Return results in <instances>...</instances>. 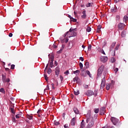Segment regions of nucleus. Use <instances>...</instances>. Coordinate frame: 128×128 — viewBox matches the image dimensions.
I'll use <instances>...</instances> for the list:
<instances>
[{
	"mask_svg": "<svg viewBox=\"0 0 128 128\" xmlns=\"http://www.w3.org/2000/svg\"><path fill=\"white\" fill-rule=\"evenodd\" d=\"M86 122V123L88 124L87 126L88 128H90L94 126V117L90 116L89 118H87Z\"/></svg>",
	"mask_w": 128,
	"mask_h": 128,
	"instance_id": "f257e3e1",
	"label": "nucleus"
},
{
	"mask_svg": "<svg viewBox=\"0 0 128 128\" xmlns=\"http://www.w3.org/2000/svg\"><path fill=\"white\" fill-rule=\"evenodd\" d=\"M74 29L72 30L70 28L69 31L67 32L66 33L64 34L65 36H66V34H68V38H72V36H76V32H74Z\"/></svg>",
	"mask_w": 128,
	"mask_h": 128,
	"instance_id": "f03ea898",
	"label": "nucleus"
},
{
	"mask_svg": "<svg viewBox=\"0 0 128 128\" xmlns=\"http://www.w3.org/2000/svg\"><path fill=\"white\" fill-rule=\"evenodd\" d=\"M104 70V66L102 65L101 66L98 68L97 76H100Z\"/></svg>",
	"mask_w": 128,
	"mask_h": 128,
	"instance_id": "7ed1b4c3",
	"label": "nucleus"
},
{
	"mask_svg": "<svg viewBox=\"0 0 128 128\" xmlns=\"http://www.w3.org/2000/svg\"><path fill=\"white\" fill-rule=\"evenodd\" d=\"M2 82L4 83L10 82V78H6V76L2 74Z\"/></svg>",
	"mask_w": 128,
	"mask_h": 128,
	"instance_id": "20e7f679",
	"label": "nucleus"
},
{
	"mask_svg": "<svg viewBox=\"0 0 128 128\" xmlns=\"http://www.w3.org/2000/svg\"><path fill=\"white\" fill-rule=\"evenodd\" d=\"M125 26H126V24H124L122 23V22H120L118 24V30H124V28Z\"/></svg>",
	"mask_w": 128,
	"mask_h": 128,
	"instance_id": "39448f33",
	"label": "nucleus"
},
{
	"mask_svg": "<svg viewBox=\"0 0 128 128\" xmlns=\"http://www.w3.org/2000/svg\"><path fill=\"white\" fill-rule=\"evenodd\" d=\"M84 94L88 96H94V92L92 90H88L86 92H84Z\"/></svg>",
	"mask_w": 128,
	"mask_h": 128,
	"instance_id": "423d86ee",
	"label": "nucleus"
},
{
	"mask_svg": "<svg viewBox=\"0 0 128 128\" xmlns=\"http://www.w3.org/2000/svg\"><path fill=\"white\" fill-rule=\"evenodd\" d=\"M54 56H52L49 60V62H50V68H53L54 66Z\"/></svg>",
	"mask_w": 128,
	"mask_h": 128,
	"instance_id": "0eeeda50",
	"label": "nucleus"
},
{
	"mask_svg": "<svg viewBox=\"0 0 128 128\" xmlns=\"http://www.w3.org/2000/svg\"><path fill=\"white\" fill-rule=\"evenodd\" d=\"M104 86H106V77L105 76H104L102 79L100 88H104Z\"/></svg>",
	"mask_w": 128,
	"mask_h": 128,
	"instance_id": "6e6552de",
	"label": "nucleus"
},
{
	"mask_svg": "<svg viewBox=\"0 0 128 128\" xmlns=\"http://www.w3.org/2000/svg\"><path fill=\"white\" fill-rule=\"evenodd\" d=\"M110 120H111V122H112L114 126H116V124L118 122V118L114 117H112Z\"/></svg>",
	"mask_w": 128,
	"mask_h": 128,
	"instance_id": "1a4fd4ad",
	"label": "nucleus"
},
{
	"mask_svg": "<svg viewBox=\"0 0 128 128\" xmlns=\"http://www.w3.org/2000/svg\"><path fill=\"white\" fill-rule=\"evenodd\" d=\"M108 58L106 56H102L100 58V60L102 62H108Z\"/></svg>",
	"mask_w": 128,
	"mask_h": 128,
	"instance_id": "9d476101",
	"label": "nucleus"
},
{
	"mask_svg": "<svg viewBox=\"0 0 128 128\" xmlns=\"http://www.w3.org/2000/svg\"><path fill=\"white\" fill-rule=\"evenodd\" d=\"M100 114H101V116H104V114L106 113V107H102L100 108Z\"/></svg>",
	"mask_w": 128,
	"mask_h": 128,
	"instance_id": "9b49d317",
	"label": "nucleus"
},
{
	"mask_svg": "<svg viewBox=\"0 0 128 128\" xmlns=\"http://www.w3.org/2000/svg\"><path fill=\"white\" fill-rule=\"evenodd\" d=\"M82 14H83L81 16L82 18H83V20H86V10H83L82 12Z\"/></svg>",
	"mask_w": 128,
	"mask_h": 128,
	"instance_id": "f8f14e48",
	"label": "nucleus"
},
{
	"mask_svg": "<svg viewBox=\"0 0 128 128\" xmlns=\"http://www.w3.org/2000/svg\"><path fill=\"white\" fill-rule=\"evenodd\" d=\"M76 118H73L70 121L71 126H76Z\"/></svg>",
	"mask_w": 128,
	"mask_h": 128,
	"instance_id": "ddd939ff",
	"label": "nucleus"
},
{
	"mask_svg": "<svg viewBox=\"0 0 128 128\" xmlns=\"http://www.w3.org/2000/svg\"><path fill=\"white\" fill-rule=\"evenodd\" d=\"M55 74L57 76H58V74H60V68L58 67L55 68Z\"/></svg>",
	"mask_w": 128,
	"mask_h": 128,
	"instance_id": "4468645a",
	"label": "nucleus"
},
{
	"mask_svg": "<svg viewBox=\"0 0 128 128\" xmlns=\"http://www.w3.org/2000/svg\"><path fill=\"white\" fill-rule=\"evenodd\" d=\"M86 8H90L94 6V2H88L86 4Z\"/></svg>",
	"mask_w": 128,
	"mask_h": 128,
	"instance_id": "2eb2a0df",
	"label": "nucleus"
},
{
	"mask_svg": "<svg viewBox=\"0 0 128 128\" xmlns=\"http://www.w3.org/2000/svg\"><path fill=\"white\" fill-rule=\"evenodd\" d=\"M22 112H19L16 116V118H22Z\"/></svg>",
	"mask_w": 128,
	"mask_h": 128,
	"instance_id": "dca6fc26",
	"label": "nucleus"
},
{
	"mask_svg": "<svg viewBox=\"0 0 128 128\" xmlns=\"http://www.w3.org/2000/svg\"><path fill=\"white\" fill-rule=\"evenodd\" d=\"M74 113H75L76 114H80V111L78 110V108H74Z\"/></svg>",
	"mask_w": 128,
	"mask_h": 128,
	"instance_id": "f3484780",
	"label": "nucleus"
},
{
	"mask_svg": "<svg viewBox=\"0 0 128 128\" xmlns=\"http://www.w3.org/2000/svg\"><path fill=\"white\" fill-rule=\"evenodd\" d=\"M88 68H90V63L88 62H86L84 65V68L86 69Z\"/></svg>",
	"mask_w": 128,
	"mask_h": 128,
	"instance_id": "a211bd4d",
	"label": "nucleus"
},
{
	"mask_svg": "<svg viewBox=\"0 0 128 128\" xmlns=\"http://www.w3.org/2000/svg\"><path fill=\"white\" fill-rule=\"evenodd\" d=\"M128 20V17L126 16H124V17L123 18V22H126Z\"/></svg>",
	"mask_w": 128,
	"mask_h": 128,
	"instance_id": "6ab92c4d",
	"label": "nucleus"
},
{
	"mask_svg": "<svg viewBox=\"0 0 128 128\" xmlns=\"http://www.w3.org/2000/svg\"><path fill=\"white\" fill-rule=\"evenodd\" d=\"M74 93L75 94V96H78V94H80V90H74Z\"/></svg>",
	"mask_w": 128,
	"mask_h": 128,
	"instance_id": "aec40b11",
	"label": "nucleus"
},
{
	"mask_svg": "<svg viewBox=\"0 0 128 128\" xmlns=\"http://www.w3.org/2000/svg\"><path fill=\"white\" fill-rule=\"evenodd\" d=\"M121 36L122 38H124L126 36V32L123 30L121 33Z\"/></svg>",
	"mask_w": 128,
	"mask_h": 128,
	"instance_id": "412c9836",
	"label": "nucleus"
},
{
	"mask_svg": "<svg viewBox=\"0 0 128 128\" xmlns=\"http://www.w3.org/2000/svg\"><path fill=\"white\" fill-rule=\"evenodd\" d=\"M120 16L118 15L116 16V22H120Z\"/></svg>",
	"mask_w": 128,
	"mask_h": 128,
	"instance_id": "4be33fe9",
	"label": "nucleus"
},
{
	"mask_svg": "<svg viewBox=\"0 0 128 128\" xmlns=\"http://www.w3.org/2000/svg\"><path fill=\"white\" fill-rule=\"evenodd\" d=\"M80 70H76V71H74V74H80Z\"/></svg>",
	"mask_w": 128,
	"mask_h": 128,
	"instance_id": "5701e85b",
	"label": "nucleus"
},
{
	"mask_svg": "<svg viewBox=\"0 0 128 128\" xmlns=\"http://www.w3.org/2000/svg\"><path fill=\"white\" fill-rule=\"evenodd\" d=\"M10 110H11V112H12V114H16V112L14 111V108H10Z\"/></svg>",
	"mask_w": 128,
	"mask_h": 128,
	"instance_id": "b1692460",
	"label": "nucleus"
},
{
	"mask_svg": "<svg viewBox=\"0 0 128 128\" xmlns=\"http://www.w3.org/2000/svg\"><path fill=\"white\" fill-rule=\"evenodd\" d=\"M0 92H2V94H6V90H4V88H1L0 89Z\"/></svg>",
	"mask_w": 128,
	"mask_h": 128,
	"instance_id": "393cba45",
	"label": "nucleus"
},
{
	"mask_svg": "<svg viewBox=\"0 0 128 128\" xmlns=\"http://www.w3.org/2000/svg\"><path fill=\"white\" fill-rule=\"evenodd\" d=\"M12 120L13 122H16V117H14V115H12Z\"/></svg>",
	"mask_w": 128,
	"mask_h": 128,
	"instance_id": "a878e982",
	"label": "nucleus"
},
{
	"mask_svg": "<svg viewBox=\"0 0 128 128\" xmlns=\"http://www.w3.org/2000/svg\"><path fill=\"white\" fill-rule=\"evenodd\" d=\"M110 62H112L113 64V62H116V58H112L110 59Z\"/></svg>",
	"mask_w": 128,
	"mask_h": 128,
	"instance_id": "bb28decb",
	"label": "nucleus"
},
{
	"mask_svg": "<svg viewBox=\"0 0 128 128\" xmlns=\"http://www.w3.org/2000/svg\"><path fill=\"white\" fill-rule=\"evenodd\" d=\"M78 77H75L73 78V81L74 82H78Z\"/></svg>",
	"mask_w": 128,
	"mask_h": 128,
	"instance_id": "cd10ccee",
	"label": "nucleus"
},
{
	"mask_svg": "<svg viewBox=\"0 0 128 128\" xmlns=\"http://www.w3.org/2000/svg\"><path fill=\"white\" fill-rule=\"evenodd\" d=\"M106 89L107 90H110V84H106Z\"/></svg>",
	"mask_w": 128,
	"mask_h": 128,
	"instance_id": "c85d7f7f",
	"label": "nucleus"
},
{
	"mask_svg": "<svg viewBox=\"0 0 128 128\" xmlns=\"http://www.w3.org/2000/svg\"><path fill=\"white\" fill-rule=\"evenodd\" d=\"M86 74H88V76H90V78H92V74H90V71L86 70Z\"/></svg>",
	"mask_w": 128,
	"mask_h": 128,
	"instance_id": "c756f323",
	"label": "nucleus"
},
{
	"mask_svg": "<svg viewBox=\"0 0 128 128\" xmlns=\"http://www.w3.org/2000/svg\"><path fill=\"white\" fill-rule=\"evenodd\" d=\"M26 118H28V120H32V116L27 114L26 115Z\"/></svg>",
	"mask_w": 128,
	"mask_h": 128,
	"instance_id": "7c9ffc66",
	"label": "nucleus"
},
{
	"mask_svg": "<svg viewBox=\"0 0 128 128\" xmlns=\"http://www.w3.org/2000/svg\"><path fill=\"white\" fill-rule=\"evenodd\" d=\"M94 112L95 114H98V112H100V109L95 108V109H94Z\"/></svg>",
	"mask_w": 128,
	"mask_h": 128,
	"instance_id": "2f4dec72",
	"label": "nucleus"
},
{
	"mask_svg": "<svg viewBox=\"0 0 128 128\" xmlns=\"http://www.w3.org/2000/svg\"><path fill=\"white\" fill-rule=\"evenodd\" d=\"M86 32H91L92 30V28H90V27H88L86 28Z\"/></svg>",
	"mask_w": 128,
	"mask_h": 128,
	"instance_id": "473e14b6",
	"label": "nucleus"
},
{
	"mask_svg": "<svg viewBox=\"0 0 128 128\" xmlns=\"http://www.w3.org/2000/svg\"><path fill=\"white\" fill-rule=\"evenodd\" d=\"M85 126H86L85 123L81 122V124H80V128H84Z\"/></svg>",
	"mask_w": 128,
	"mask_h": 128,
	"instance_id": "72a5a7b5",
	"label": "nucleus"
},
{
	"mask_svg": "<svg viewBox=\"0 0 128 128\" xmlns=\"http://www.w3.org/2000/svg\"><path fill=\"white\" fill-rule=\"evenodd\" d=\"M53 48H58V44H54L52 46Z\"/></svg>",
	"mask_w": 128,
	"mask_h": 128,
	"instance_id": "f704fd0d",
	"label": "nucleus"
},
{
	"mask_svg": "<svg viewBox=\"0 0 128 128\" xmlns=\"http://www.w3.org/2000/svg\"><path fill=\"white\" fill-rule=\"evenodd\" d=\"M71 22H76V19L74 18H71L70 19Z\"/></svg>",
	"mask_w": 128,
	"mask_h": 128,
	"instance_id": "c9c22d12",
	"label": "nucleus"
},
{
	"mask_svg": "<svg viewBox=\"0 0 128 128\" xmlns=\"http://www.w3.org/2000/svg\"><path fill=\"white\" fill-rule=\"evenodd\" d=\"M48 74H52V69L49 68V69L48 70Z\"/></svg>",
	"mask_w": 128,
	"mask_h": 128,
	"instance_id": "e433bc0d",
	"label": "nucleus"
},
{
	"mask_svg": "<svg viewBox=\"0 0 128 128\" xmlns=\"http://www.w3.org/2000/svg\"><path fill=\"white\" fill-rule=\"evenodd\" d=\"M44 78H45V80H46V82H48V76H46V74H44Z\"/></svg>",
	"mask_w": 128,
	"mask_h": 128,
	"instance_id": "4c0bfd02",
	"label": "nucleus"
},
{
	"mask_svg": "<svg viewBox=\"0 0 128 128\" xmlns=\"http://www.w3.org/2000/svg\"><path fill=\"white\" fill-rule=\"evenodd\" d=\"M64 74H66V76H68V74H70V72H68V70H66L64 72Z\"/></svg>",
	"mask_w": 128,
	"mask_h": 128,
	"instance_id": "58836bf2",
	"label": "nucleus"
},
{
	"mask_svg": "<svg viewBox=\"0 0 128 128\" xmlns=\"http://www.w3.org/2000/svg\"><path fill=\"white\" fill-rule=\"evenodd\" d=\"M79 66H80V68H83V66H84L82 65V62H80V64H79Z\"/></svg>",
	"mask_w": 128,
	"mask_h": 128,
	"instance_id": "ea45409f",
	"label": "nucleus"
},
{
	"mask_svg": "<svg viewBox=\"0 0 128 128\" xmlns=\"http://www.w3.org/2000/svg\"><path fill=\"white\" fill-rule=\"evenodd\" d=\"M14 66H16L14 64L11 65L10 69L11 70H14Z\"/></svg>",
	"mask_w": 128,
	"mask_h": 128,
	"instance_id": "a19ab883",
	"label": "nucleus"
},
{
	"mask_svg": "<svg viewBox=\"0 0 128 128\" xmlns=\"http://www.w3.org/2000/svg\"><path fill=\"white\" fill-rule=\"evenodd\" d=\"M92 50V46L90 44L88 45V50Z\"/></svg>",
	"mask_w": 128,
	"mask_h": 128,
	"instance_id": "79ce46f5",
	"label": "nucleus"
},
{
	"mask_svg": "<svg viewBox=\"0 0 128 128\" xmlns=\"http://www.w3.org/2000/svg\"><path fill=\"white\" fill-rule=\"evenodd\" d=\"M114 71L115 72V74H116L118 72V68H115Z\"/></svg>",
	"mask_w": 128,
	"mask_h": 128,
	"instance_id": "37998d69",
	"label": "nucleus"
},
{
	"mask_svg": "<svg viewBox=\"0 0 128 128\" xmlns=\"http://www.w3.org/2000/svg\"><path fill=\"white\" fill-rule=\"evenodd\" d=\"M114 88L113 84H109V89H110V88Z\"/></svg>",
	"mask_w": 128,
	"mask_h": 128,
	"instance_id": "c03bdc74",
	"label": "nucleus"
},
{
	"mask_svg": "<svg viewBox=\"0 0 128 128\" xmlns=\"http://www.w3.org/2000/svg\"><path fill=\"white\" fill-rule=\"evenodd\" d=\"M84 88H88V85L84 84Z\"/></svg>",
	"mask_w": 128,
	"mask_h": 128,
	"instance_id": "a18cd8bd",
	"label": "nucleus"
},
{
	"mask_svg": "<svg viewBox=\"0 0 128 128\" xmlns=\"http://www.w3.org/2000/svg\"><path fill=\"white\" fill-rule=\"evenodd\" d=\"M51 85H52V90H55V88H54V83H52V84H51Z\"/></svg>",
	"mask_w": 128,
	"mask_h": 128,
	"instance_id": "49530a36",
	"label": "nucleus"
},
{
	"mask_svg": "<svg viewBox=\"0 0 128 128\" xmlns=\"http://www.w3.org/2000/svg\"><path fill=\"white\" fill-rule=\"evenodd\" d=\"M111 10L112 12H116V7L112 8Z\"/></svg>",
	"mask_w": 128,
	"mask_h": 128,
	"instance_id": "de8ad7c7",
	"label": "nucleus"
},
{
	"mask_svg": "<svg viewBox=\"0 0 128 128\" xmlns=\"http://www.w3.org/2000/svg\"><path fill=\"white\" fill-rule=\"evenodd\" d=\"M116 42H114L112 43V48H114V46H116Z\"/></svg>",
	"mask_w": 128,
	"mask_h": 128,
	"instance_id": "09e8293b",
	"label": "nucleus"
},
{
	"mask_svg": "<svg viewBox=\"0 0 128 128\" xmlns=\"http://www.w3.org/2000/svg\"><path fill=\"white\" fill-rule=\"evenodd\" d=\"M62 49H60V50L57 52V53H58V54H62Z\"/></svg>",
	"mask_w": 128,
	"mask_h": 128,
	"instance_id": "8fccbe9b",
	"label": "nucleus"
},
{
	"mask_svg": "<svg viewBox=\"0 0 128 128\" xmlns=\"http://www.w3.org/2000/svg\"><path fill=\"white\" fill-rule=\"evenodd\" d=\"M59 124H60V122H54V124L56 126H58Z\"/></svg>",
	"mask_w": 128,
	"mask_h": 128,
	"instance_id": "3c124183",
	"label": "nucleus"
},
{
	"mask_svg": "<svg viewBox=\"0 0 128 128\" xmlns=\"http://www.w3.org/2000/svg\"><path fill=\"white\" fill-rule=\"evenodd\" d=\"M60 76L61 82H62L64 80V77H62V76Z\"/></svg>",
	"mask_w": 128,
	"mask_h": 128,
	"instance_id": "603ef678",
	"label": "nucleus"
},
{
	"mask_svg": "<svg viewBox=\"0 0 128 128\" xmlns=\"http://www.w3.org/2000/svg\"><path fill=\"white\" fill-rule=\"evenodd\" d=\"M110 84H113V86H114V80H112L111 81V83Z\"/></svg>",
	"mask_w": 128,
	"mask_h": 128,
	"instance_id": "864d4df0",
	"label": "nucleus"
},
{
	"mask_svg": "<svg viewBox=\"0 0 128 128\" xmlns=\"http://www.w3.org/2000/svg\"><path fill=\"white\" fill-rule=\"evenodd\" d=\"M64 128H68V124H65L64 125Z\"/></svg>",
	"mask_w": 128,
	"mask_h": 128,
	"instance_id": "5fc2aeb1",
	"label": "nucleus"
},
{
	"mask_svg": "<svg viewBox=\"0 0 128 128\" xmlns=\"http://www.w3.org/2000/svg\"><path fill=\"white\" fill-rule=\"evenodd\" d=\"M80 60H81L82 62H84V58H82V57H80Z\"/></svg>",
	"mask_w": 128,
	"mask_h": 128,
	"instance_id": "6e6d98bb",
	"label": "nucleus"
},
{
	"mask_svg": "<svg viewBox=\"0 0 128 128\" xmlns=\"http://www.w3.org/2000/svg\"><path fill=\"white\" fill-rule=\"evenodd\" d=\"M64 46H65L64 44H62V48L60 49L62 50H64Z\"/></svg>",
	"mask_w": 128,
	"mask_h": 128,
	"instance_id": "4d7b16f0",
	"label": "nucleus"
},
{
	"mask_svg": "<svg viewBox=\"0 0 128 128\" xmlns=\"http://www.w3.org/2000/svg\"><path fill=\"white\" fill-rule=\"evenodd\" d=\"M106 42H103V46H106Z\"/></svg>",
	"mask_w": 128,
	"mask_h": 128,
	"instance_id": "13d9d810",
	"label": "nucleus"
},
{
	"mask_svg": "<svg viewBox=\"0 0 128 128\" xmlns=\"http://www.w3.org/2000/svg\"><path fill=\"white\" fill-rule=\"evenodd\" d=\"M100 28H102V26L100 25L98 26L97 29L100 30Z\"/></svg>",
	"mask_w": 128,
	"mask_h": 128,
	"instance_id": "bf43d9fd",
	"label": "nucleus"
},
{
	"mask_svg": "<svg viewBox=\"0 0 128 128\" xmlns=\"http://www.w3.org/2000/svg\"><path fill=\"white\" fill-rule=\"evenodd\" d=\"M96 32H98V33L100 32V29H98L97 28Z\"/></svg>",
	"mask_w": 128,
	"mask_h": 128,
	"instance_id": "052dcab7",
	"label": "nucleus"
},
{
	"mask_svg": "<svg viewBox=\"0 0 128 128\" xmlns=\"http://www.w3.org/2000/svg\"><path fill=\"white\" fill-rule=\"evenodd\" d=\"M120 0H114V2L116 4V2H118Z\"/></svg>",
	"mask_w": 128,
	"mask_h": 128,
	"instance_id": "680f3d73",
	"label": "nucleus"
},
{
	"mask_svg": "<svg viewBox=\"0 0 128 128\" xmlns=\"http://www.w3.org/2000/svg\"><path fill=\"white\" fill-rule=\"evenodd\" d=\"M8 36H9L10 38H12V33L9 34Z\"/></svg>",
	"mask_w": 128,
	"mask_h": 128,
	"instance_id": "e2e57ef3",
	"label": "nucleus"
},
{
	"mask_svg": "<svg viewBox=\"0 0 128 128\" xmlns=\"http://www.w3.org/2000/svg\"><path fill=\"white\" fill-rule=\"evenodd\" d=\"M118 50V46H116V47L115 48L116 50Z\"/></svg>",
	"mask_w": 128,
	"mask_h": 128,
	"instance_id": "0e129e2a",
	"label": "nucleus"
},
{
	"mask_svg": "<svg viewBox=\"0 0 128 128\" xmlns=\"http://www.w3.org/2000/svg\"><path fill=\"white\" fill-rule=\"evenodd\" d=\"M66 116V114L65 113H63L62 114V117L64 118V116Z\"/></svg>",
	"mask_w": 128,
	"mask_h": 128,
	"instance_id": "69168bd1",
	"label": "nucleus"
},
{
	"mask_svg": "<svg viewBox=\"0 0 128 128\" xmlns=\"http://www.w3.org/2000/svg\"><path fill=\"white\" fill-rule=\"evenodd\" d=\"M66 43V44L67 42H68V38H66L65 40Z\"/></svg>",
	"mask_w": 128,
	"mask_h": 128,
	"instance_id": "338daca9",
	"label": "nucleus"
},
{
	"mask_svg": "<svg viewBox=\"0 0 128 128\" xmlns=\"http://www.w3.org/2000/svg\"><path fill=\"white\" fill-rule=\"evenodd\" d=\"M102 128H110V126H105L102 127Z\"/></svg>",
	"mask_w": 128,
	"mask_h": 128,
	"instance_id": "774afa93",
	"label": "nucleus"
}]
</instances>
